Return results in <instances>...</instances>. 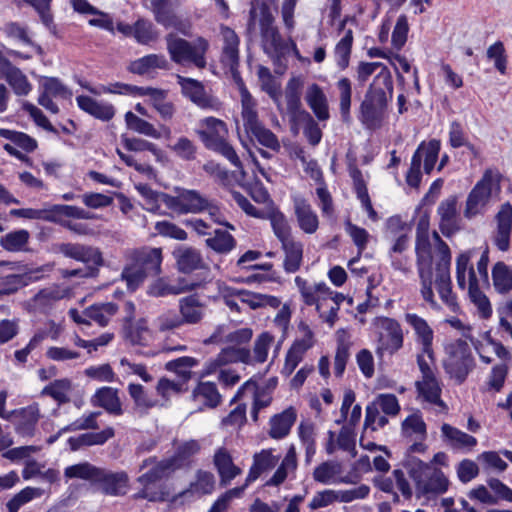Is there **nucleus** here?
Segmentation results:
<instances>
[{"label":"nucleus","instance_id":"obj_1","mask_svg":"<svg viewBox=\"0 0 512 512\" xmlns=\"http://www.w3.org/2000/svg\"><path fill=\"white\" fill-rule=\"evenodd\" d=\"M393 93L392 75L388 68H383L375 76L365 92L359 107V120L367 129L381 127L388 107V96Z\"/></svg>","mask_w":512,"mask_h":512},{"label":"nucleus","instance_id":"obj_2","mask_svg":"<svg viewBox=\"0 0 512 512\" xmlns=\"http://www.w3.org/2000/svg\"><path fill=\"white\" fill-rule=\"evenodd\" d=\"M162 260L161 248L144 246L134 249L130 254V264L126 265L121 273L128 289L135 291L147 277L159 275Z\"/></svg>","mask_w":512,"mask_h":512},{"label":"nucleus","instance_id":"obj_3","mask_svg":"<svg viewBox=\"0 0 512 512\" xmlns=\"http://www.w3.org/2000/svg\"><path fill=\"white\" fill-rule=\"evenodd\" d=\"M165 40L170 58L176 64L187 62L199 69L206 67V53L209 50V42L204 37H197L193 42H190L177 37L174 33H169Z\"/></svg>","mask_w":512,"mask_h":512},{"label":"nucleus","instance_id":"obj_4","mask_svg":"<svg viewBox=\"0 0 512 512\" xmlns=\"http://www.w3.org/2000/svg\"><path fill=\"white\" fill-rule=\"evenodd\" d=\"M446 357L443 368L449 377L457 384H462L474 370L476 363L469 344L463 339H457L445 346Z\"/></svg>","mask_w":512,"mask_h":512},{"label":"nucleus","instance_id":"obj_5","mask_svg":"<svg viewBox=\"0 0 512 512\" xmlns=\"http://www.w3.org/2000/svg\"><path fill=\"white\" fill-rule=\"evenodd\" d=\"M177 195L162 193L161 200L170 210L178 214L201 213L208 207V199L197 190L176 187Z\"/></svg>","mask_w":512,"mask_h":512},{"label":"nucleus","instance_id":"obj_6","mask_svg":"<svg viewBox=\"0 0 512 512\" xmlns=\"http://www.w3.org/2000/svg\"><path fill=\"white\" fill-rule=\"evenodd\" d=\"M379 322L383 332L378 334L376 354L382 358L385 352L393 355L403 347L404 334L399 322L393 318L382 317Z\"/></svg>","mask_w":512,"mask_h":512},{"label":"nucleus","instance_id":"obj_7","mask_svg":"<svg viewBox=\"0 0 512 512\" xmlns=\"http://www.w3.org/2000/svg\"><path fill=\"white\" fill-rule=\"evenodd\" d=\"M56 252L64 257L86 264H93L96 267L104 264L102 252L99 248L90 245L63 242L56 245Z\"/></svg>","mask_w":512,"mask_h":512},{"label":"nucleus","instance_id":"obj_8","mask_svg":"<svg viewBox=\"0 0 512 512\" xmlns=\"http://www.w3.org/2000/svg\"><path fill=\"white\" fill-rule=\"evenodd\" d=\"M492 172L486 170L482 179L476 183L466 201L464 216L472 218L480 212L490 199L492 192Z\"/></svg>","mask_w":512,"mask_h":512},{"label":"nucleus","instance_id":"obj_9","mask_svg":"<svg viewBox=\"0 0 512 512\" xmlns=\"http://www.w3.org/2000/svg\"><path fill=\"white\" fill-rule=\"evenodd\" d=\"M128 482L126 472H112L100 468L93 485L105 495L123 496L127 492Z\"/></svg>","mask_w":512,"mask_h":512},{"label":"nucleus","instance_id":"obj_10","mask_svg":"<svg viewBox=\"0 0 512 512\" xmlns=\"http://www.w3.org/2000/svg\"><path fill=\"white\" fill-rule=\"evenodd\" d=\"M177 82L181 86L183 95L200 108H218L217 100L206 93L204 85L200 81L177 75Z\"/></svg>","mask_w":512,"mask_h":512},{"label":"nucleus","instance_id":"obj_11","mask_svg":"<svg viewBox=\"0 0 512 512\" xmlns=\"http://www.w3.org/2000/svg\"><path fill=\"white\" fill-rule=\"evenodd\" d=\"M437 212L440 216L439 228L445 237H451L461 229L456 196H450L443 200L439 204Z\"/></svg>","mask_w":512,"mask_h":512},{"label":"nucleus","instance_id":"obj_12","mask_svg":"<svg viewBox=\"0 0 512 512\" xmlns=\"http://www.w3.org/2000/svg\"><path fill=\"white\" fill-rule=\"evenodd\" d=\"M17 434L23 437H32L39 421V408L36 404L10 412Z\"/></svg>","mask_w":512,"mask_h":512},{"label":"nucleus","instance_id":"obj_13","mask_svg":"<svg viewBox=\"0 0 512 512\" xmlns=\"http://www.w3.org/2000/svg\"><path fill=\"white\" fill-rule=\"evenodd\" d=\"M260 18L259 26L261 38L264 44H270L274 51H278L281 46V36L277 27L274 26L275 18L271 12L270 6L267 2L259 4Z\"/></svg>","mask_w":512,"mask_h":512},{"label":"nucleus","instance_id":"obj_14","mask_svg":"<svg viewBox=\"0 0 512 512\" xmlns=\"http://www.w3.org/2000/svg\"><path fill=\"white\" fill-rule=\"evenodd\" d=\"M405 321L414 329L417 340L422 345V352L427 355L430 362L434 364V351L432 348L433 330L425 319L413 313L405 314Z\"/></svg>","mask_w":512,"mask_h":512},{"label":"nucleus","instance_id":"obj_15","mask_svg":"<svg viewBox=\"0 0 512 512\" xmlns=\"http://www.w3.org/2000/svg\"><path fill=\"white\" fill-rule=\"evenodd\" d=\"M177 269L184 274L192 273L195 270L205 268L202 255L199 250L193 247L180 246L173 251Z\"/></svg>","mask_w":512,"mask_h":512},{"label":"nucleus","instance_id":"obj_16","mask_svg":"<svg viewBox=\"0 0 512 512\" xmlns=\"http://www.w3.org/2000/svg\"><path fill=\"white\" fill-rule=\"evenodd\" d=\"M205 303L197 293L179 299V312L184 324H198L204 317Z\"/></svg>","mask_w":512,"mask_h":512},{"label":"nucleus","instance_id":"obj_17","mask_svg":"<svg viewBox=\"0 0 512 512\" xmlns=\"http://www.w3.org/2000/svg\"><path fill=\"white\" fill-rule=\"evenodd\" d=\"M497 234L495 244L500 251H507L510 246V234L512 230V206L505 203L496 215Z\"/></svg>","mask_w":512,"mask_h":512},{"label":"nucleus","instance_id":"obj_18","mask_svg":"<svg viewBox=\"0 0 512 512\" xmlns=\"http://www.w3.org/2000/svg\"><path fill=\"white\" fill-rule=\"evenodd\" d=\"M215 487V477L211 472L198 470L196 474V481L190 483L189 487L178 494L174 495L171 499L172 503H176L179 499L193 496V495H206L212 493Z\"/></svg>","mask_w":512,"mask_h":512},{"label":"nucleus","instance_id":"obj_19","mask_svg":"<svg viewBox=\"0 0 512 512\" xmlns=\"http://www.w3.org/2000/svg\"><path fill=\"white\" fill-rule=\"evenodd\" d=\"M81 110L102 121H109L115 115V108L112 104L99 102L90 96L80 95L76 98Z\"/></svg>","mask_w":512,"mask_h":512},{"label":"nucleus","instance_id":"obj_20","mask_svg":"<svg viewBox=\"0 0 512 512\" xmlns=\"http://www.w3.org/2000/svg\"><path fill=\"white\" fill-rule=\"evenodd\" d=\"M449 481L444 473L431 466V471L425 475L421 483L416 487L418 496L428 494H441L447 491Z\"/></svg>","mask_w":512,"mask_h":512},{"label":"nucleus","instance_id":"obj_21","mask_svg":"<svg viewBox=\"0 0 512 512\" xmlns=\"http://www.w3.org/2000/svg\"><path fill=\"white\" fill-rule=\"evenodd\" d=\"M297 419V413L294 407H288L279 414H275L270 419L269 435L273 439H282L286 437Z\"/></svg>","mask_w":512,"mask_h":512},{"label":"nucleus","instance_id":"obj_22","mask_svg":"<svg viewBox=\"0 0 512 512\" xmlns=\"http://www.w3.org/2000/svg\"><path fill=\"white\" fill-rule=\"evenodd\" d=\"M214 465L220 476V483L226 486L241 473V469L234 465L229 452L225 448H219L214 455Z\"/></svg>","mask_w":512,"mask_h":512},{"label":"nucleus","instance_id":"obj_23","mask_svg":"<svg viewBox=\"0 0 512 512\" xmlns=\"http://www.w3.org/2000/svg\"><path fill=\"white\" fill-rule=\"evenodd\" d=\"M93 406L102 407L108 413L121 415L123 413L117 390L112 387H102L91 398Z\"/></svg>","mask_w":512,"mask_h":512},{"label":"nucleus","instance_id":"obj_24","mask_svg":"<svg viewBox=\"0 0 512 512\" xmlns=\"http://www.w3.org/2000/svg\"><path fill=\"white\" fill-rule=\"evenodd\" d=\"M198 286V283H187L185 279H179L178 284L172 285L168 283L165 278H158L150 285L149 293L155 297L179 295L187 291H192Z\"/></svg>","mask_w":512,"mask_h":512},{"label":"nucleus","instance_id":"obj_25","mask_svg":"<svg viewBox=\"0 0 512 512\" xmlns=\"http://www.w3.org/2000/svg\"><path fill=\"white\" fill-rule=\"evenodd\" d=\"M469 297L472 303H474L483 319H488L492 315V308L488 297L480 290L478 279L476 277L473 266L469 270Z\"/></svg>","mask_w":512,"mask_h":512},{"label":"nucleus","instance_id":"obj_26","mask_svg":"<svg viewBox=\"0 0 512 512\" xmlns=\"http://www.w3.org/2000/svg\"><path fill=\"white\" fill-rule=\"evenodd\" d=\"M114 434V429L112 427H107L100 432H88L77 437H70L68 439V444L72 451H77L85 446L103 445L109 439L114 437Z\"/></svg>","mask_w":512,"mask_h":512},{"label":"nucleus","instance_id":"obj_27","mask_svg":"<svg viewBox=\"0 0 512 512\" xmlns=\"http://www.w3.org/2000/svg\"><path fill=\"white\" fill-rule=\"evenodd\" d=\"M224 47L221 56V62L229 69L239 67V38L234 30L225 27L223 29Z\"/></svg>","mask_w":512,"mask_h":512},{"label":"nucleus","instance_id":"obj_28","mask_svg":"<svg viewBox=\"0 0 512 512\" xmlns=\"http://www.w3.org/2000/svg\"><path fill=\"white\" fill-rule=\"evenodd\" d=\"M294 208L299 227L308 234L316 232L319 221L311 205L304 199H296Z\"/></svg>","mask_w":512,"mask_h":512},{"label":"nucleus","instance_id":"obj_29","mask_svg":"<svg viewBox=\"0 0 512 512\" xmlns=\"http://www.w3.org/2000/svg\"><path fill=\"white\" fill-rule=\"evenodd\" d=\"M280 456H274L272 450H262L253 457V465L246 477V484L254 482L264 471L274 468Z\"/></svg>","mask_w":512,"mask_h":512},{"label":"nucleus","instance_id":"obj_30","mask_svg":"<svg viewBox=\"0 0 512 512\" xmlns=\"http://www.w3.org/2000/svg\"><path fill=\"white\" fill-rule=\"evenodd\" d=\"M305 100L320 121L329 118L327 98L319 85L312 84L307 89Z\"/></svg>","mask_w":512,"mask_h":512},{"label":"nucleus","instance_id":"obj_31","mask_svg":"<svg viewBox=\"0 0 512 512\" xmlns=\"http://www.w3.org/2000/svg\"><path fill=\"white\" fill-rule=\"evenodd\" d=\"M169 67L170 63L164 55L149 54L133 61L129 66V71L134 74L144 75L151 69L168 70Z\"/></svg>","mask_w":512,"mask_h":512},{"label":"nucleus","instance_id":"obj_32","mask_svg":"<svg viewBox=\"0 0 512 512\" xmlns=\"http://www.w3.org/2000/svg\"><path fill=\"white\" fill-rule=\"evenodd\" d=\"M174 462L175 460L168 458L156 463L150 470L139 476L137 482L145 485L153 484L169 477L178 469Z\"/></svg>","mask_w":512,"mask_h":512},{"label":"nucleus","instance_id":"obj_33","mask_svg":"<svg viewBox=\"0 0 512 512\" xmlns=\"http://www.w3.org/2000/svg\"><path fill=\"white\" fill-rule=\"evenodd\" d=\"M282 249L285 253L283 267L287 273H295L300 269L303 259V245L295 239L285 242Z\"/></svg>","mask_w":512,"mask_h":512},{"label":"nucleus","instance_id":"obj_34","mask_svg":"<svg viewBox=\"0 0 512 512\" xmlns=\"http://www.w3.org/2000/svg\"><path fill=\"white\" fill-rule=\"evenodd\" d=\"M493 285L499 294H508L512 291V269L502 261L492 268Z\"/></svg>","mask_w":512,"mask_h":512},{"label":"nucleus","instance_id":"obj_35","mask_svg":"<svg viewBox=\"0 0 512 512\" xmlns=\"http://www.w3.org/2000/svg\"><path fill=\"white\" fill-rule=\"evenodd\" d=\"M205 244L218 254H228L236 247L237 241L228 231L216 229L214 235L205 240Z\"/></svg>","mask_w":512,"mask_h":512},{"label":"nucleus","instance_id":"obj_36","mask_svg":"<svg viewBox=\"0 0 512 512\" xmlns=\"http://www.w3.org/2000/svg\"><path fill=\"white\" fill-rule=\"evenodd\" d=\"M118 310V306L115 303L107 302L102 304H94L86 308L83 313L89 321H94L99 326L105 327L111 316H113Z\"/></svg>","mask_w":512,"mask_h":512},{"label":"nucleus","instance_id":"obj_37","mask_svg":"<svg viewBox=\"0 0 512 512\" xmlns=\"http://www.w3.org/2000/svg\"><path fill=\"white\" fill-rule=\"evenodd\" d=\"M339 91V110L341 119L344 123L351 122V98H352V83L347 77H342L336 83Z\"/></svg>","mask_w":512,"mask_h":512},{"label":"nucleus","instance_id":"obj_38","mask_svg":"<svg viewBox=\"0 0 512 512\" xmlns=\"http://www.w3.org/2000/svg\"><path fill=\"white\" fill-rule=\"evenodd\" d=\"M441 431L453 448H472L477 444V439L474 436H471L449 424H443Z\"/></svg>","mask_w":512,"mask_h":512},{"label":"nucleus","instance_id":"obj_39","mask_svg":"<svg viewBox=\"0 0 512 512\" xmlns=\"http://www.w3.org/2000/svg\"><path fill=\"white\" fill-rule=\"evenodd\" d=\"M192 397L195 400L202 398L204 405L209 408H216L222 399L216 384L213 382H199L192 392Z\"/></svg>","mask_w":512,"mask_h":512},{"label":"nucleus","instance_id":"obj_40","mask_svg":"<svg viewBox=\"0 0 512 512\" xmlns=\"http://www.w3.org/2000/svg\"><path fill=\"white\" fill-rule=\"evenodd\" d=\"M30 233L25 229L12 231L2 236L0 246L8 252H20L26 250Z\"/></svg>","mask_w":512,"mask_h":512},{"label":"nucleus","instance_id":"obj_41","mask_svg":"<svg viewBox=\"0 0 512 512\" xmlns=\"http://www.w3.org/2000/svg\"><path fill=\"white\" fill-rule=\"evenodd\" d=\"M147 96L150 97L152 106L157 110L162 119L170 120L174 113L175 108L172 102L166 101L167 92L158 88H150Z\"/></svg>","mask_w":512,"mask_h":512},{"label":"nucleus","instance_id":"obj_42","mask_svg":"<svg viewBox=\"0 0 512 512\" xmlns=\"http://www.w3.org/2000/svg\"><path fill=\"white\" fill-rule=\"evenodd\" d=\"M72 389V383L68 378L57 379L45 386L41 395L52 397L59 405L68 403L70 398L68 392Z\"/></svg>","mask_w":512,"mask_h":512},{"label":"nucleus","instance_id":"obj_43","mask_svg":"<svg viewBox=\"0 0 512 512\" xmlns=\"http://www.w3.org/2000/svg\"><path fill=\"white\" fill-rule=\"evenodd\" d=\"M416 388L427 402L443 408L446 407L445 403L440 398L441 388L436 377L416 382Z\"/></svg>","mask_w":512,"mask_h":512},{"label":"nucleus","instance_id":"obj_44","mask_svg":"<svg viewBox=\"0 0 512 512\" xmlns=\"http://www.w3.org/2000/svg\"><path fill=\"white\" fill-rule=\"evenodd\" d=\"M31 276L28 274L7 273L0 278V296L11 295L27 286Z\"/></svg>","mask_w":512,"mask_h":512},{"label":"nucleus","instance_id":"obj_45","mask_svg":"<svg viewBox=\"0 0 512 512\" xmlns=\"http://www.w3.org/2000/svg\"><path fill=\"white\" fill-rule=\"evenodd\" d=\"M402 465L407 470L409 477L414 481L415 487H417L425 475L431 471L430 464L421 461L413 455H405Z\"/></svg>","mask_w":512,"mask_h":512},{"label":"nucleus","instance_id":"obj_46","mask_svg":"<svg viewBox=\"0 0 512 512\" xmlns=\"http://www.w3.org/2000/svg\"><path fill=\"white\" fill-rule=\"evenodd\" d=\"M250 361V350L247 348H239L236 346H230L222 349L215 360L217 366L233 362H243L248 364L250 363Z\"/></svg>","mask_w":512,"mask_h":512},{"label":"nucleus","instance_id":"obj_47","mask_svg":"<svg viewBox=\"0 0 512 512\" xmlns=\"http://www.w3.org/2000/svg\"><path fill=\"white\" fill-rule=\"evenodd\" d=\"M301 82L299 79L292 78L289 80L285 90V98L288 113L292 116L299 114L301 117V100H300Z\"/></svg>","mask_w":512,"mask_h":512},{"label":"nucleus","instance_id":"obj_48","mask_svg":"<svg viewBox=\"0 0 512 512\" xmlns=\"http://www.w3.org/2000/svg\"><path fill=\"white\" fill-rule=\"evenodd\" d=\"M352 44L353 32L348 29L344 37L336 44L334 50L337 65L341 70H345L349 66Z\"/></svg>","mask_w":512,"mask_h":512},{"label":"nucleus","instance_id":"obj_49","mask_svg":"<svg viewBox=\"0 0 512 512\" xmlns=\"http://www.w3.org/2000/svg\"><path fill=\"white\" fill-rule=\"evenodd\" d=\"M0 136L10 140L27 153L35 151L38 147L37 141L24 132L2 128L0 129Z\"/></svg>","mask_w":512,"mask_h":512},{"label":"nucleus","instance_id":"obj_50","mask_svg":"<svg viewBox=\"0 0 512 512\" xmlns=\"http://www.w3.org/2000/svg\"><path fill=\"white\" fill-rule=\"evenodd\" d=\"M100 468L90 464L89 462H82L75 465L68 466L64 475L67 478H78L88 480L93 485Z\"/></svg>","mask_w":512,"mask_h":512},{"label":"nucleus","instance_id":"obj_51","mask_svg":"<svg viewBox=\"0 0 512 512\" xmlns=\"http://www.w3.org/2000/svg\"><path fill=\"white\" fill-rule=\"evenodd\" d=\"M241 106V115L246 132L262 124L258 119V113L255 109L256 103L251 95L241 98Z\"/></svg>","mask_w":512,"mask_h":512},{"label":"nucleus","instance_id":"obj_52","mask_svg":"<svg viewBox=\"0 0 512 512\" xmlns=\"http://www.w3.org/2000/svg\"><path fill=\"white\" fill-rule=\"evenodd\" d=\"M126 125L129 129L136 131L140 134L150 136L153 138H160V133L155 129V127L149 123L148 121L138 117L131 111H128L125 114Z\"/></svg>","mask_w":512,"mask_h":512},{"label":"nucleus","instance_id":"obj_53","mask_svg":"<svg viewBox=\"0 0 512 512\" xmlns=\"http://www.w3.org/2000/svg\"><path fill=\"white\" fill-rule=\"evenodd\" d=\"M269 218L274 234L281 244L294 239L291 235V228L283 213L280 211H273Z\"/></svg>","mask_w":512,"mask_h":512},{"label":"nucleus","instance_id":"obj_54","mask_svg":"<svg viewBox=\"0 0 512 512\" xmlns=\"http://www.w3.org/2000/svg\"><path fill=\"white\" fill-rule=\"evenodd\" d=\"M151 6L157 23L162 26L174 24L176 14L170 7V0H152Z\"/></svg>","mask_w":512,"mask_h":512},{"label":"nucleus","instance_id":"obj_55","mask_svg":"<svg viewBox=\"0 0 512 512\" xmlns=\"http://www.w3.org/2000/svg\"><path fill=\"white\" fill-rule=\"evenodd\" d=\"M200 444L196 440H189L178 446L175 454L170 457L171 460H175V465L178 469L183 467L185 463L200 451Z\"/></svg>","mask_w":512,"mask_h":512},{"label":"nucleus","instance_id":"obj_56","mask_svg":"<svg viewBox=\"0 0 512 512\" xmlns=\"http://www.w3.org/2000/svg\"><path fill=\"white\" fill-rule=\"evenodd\" d=\"M134 37L138 43L147 45L157 39L158 34L153 24L145 19H139L134 24Z\"/></svg>","mask_w":512,"mask_h":512},{"label":"nucleus","instance_id":"obj_57","mask_svg":"<svg viewBox=\"0 0 512 512\" xmlns=\"http://www.w3.org/2000/svg\"><path fill=\"white\" fill-rule=\"evenodd\" d=\"M248 133L255 137L261 145L274 151H278L280 149V143L277 136L263 124L253 128Z\"/></svg>","mask_w":512,"mask_h":512},{"label":"nucleus","instance_id":"obj_58","mask_svg":"<svg viewBox=\"0 0 512 512\" xmlns=\"http://www.w3.org/2000/svg\"><path fill=\"white\" fill-rule=\"evenodd\" d=\"M422 146H419L414 152L410 168L406 174V182L410 187L418 188L421 182V163H422Z\"/></svg>","mask_w":512,"mask_h":512},{"label":"nucleus","instance_id":"obj_59","mask_svg":"<svg viewBox=\"0 0 512 512\" xmlns=\"http://www.w3.org/2000/svg\"><path fill=\"white\" fill-rule=\"evenodd\" d=\"M5 79L16 95H27L31 91V84L28 82L27 77L17 67H15Z\"/></svg>","mask_w":512,"mask_h":512},{"label":"nucleus","instance_id":"obj_60","mask_svg":"<svg viewBox=\"0 0 512 512\" xmlns=\"http://www.w3.org/2000/svg\"><path fill=\"white\" fill-rule=\"evenodd\" d=\"M196 364V359L188 356H183L167 362L165 365V369L177 373L184 380H188L191 376V371L187 369L194 367Z\"/></svg>","mask_w":512,"mask_h":512},{"label":"nucleus","instance_id":"obj_61","mask_svg":"<svg viewBox=\"0 0 512 512\" xmlns=\"http://www.w3.org/2000/svg\"><path fill=\"white\" fill-rule=\"evenodd\" d=\"M125 337L130 341L132 345L145 346L147 344V338L145 334L148 332V328L145 325L144 320H140L136 326L127 324L124 327Z\"/></svg>","mask_w":512,"mask_h":512},{"label":"nucleus","instance_id":"obj_62","mask_svg":"<svg viewBox=\"0 0 512 512\" xmlns=\"http://www.w3.org/2000/svg\"><path fill=\"white\" fill-rule=\"evenodd\" d=\"M402 432L405 436H411L412 433L421 435V439L426 438V424L418 414L409 415L402 422Z\"/></svg>","mask_w":512,"mask_h":512},{"label":"nucleus","instance_id":"obj_63","mask_svg":"<svg viewBox=\"0 0 512 512\" xmlns=\"http://www.w3.org/2000/svg\"><path fill=\"white\" fill-rule=\"evenodd\" d=\"M128 392L137 407L150 409L157 405V400L150 398L140 384H130Z\"/></svg>","mask_w":512,"mask_h":512},{"label":"nucleus","instance_id":"obj_64","mask_svg":"<svg viewBox=\"0 0 512 512\" xmlns=\"http://www.w3.org/2000/svg\"><path fill=\"white\" fill-rule=\"evenodd\" d=\"M487 58L494 60V66L501 74L506 72L507 56L501 41H497L487 49Z\"/></svg>","mask_w":512,"mask_h":512}]
</instances>
